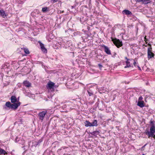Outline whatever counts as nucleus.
Returning a JSON list of instances; mask_svg holds the SVG:
<instances>
[{
  "instance_id": "1",
  "label": "nucleus",
  "mask_w": 155,
  "mask_h": 155,
  "mask_svg": "<svg viewBox=\"0 0 155 155\" xmlns=\"http://www.w3.org/2000/svg\"><path fill=\"white\" fill-rule=\"evenodd\" d=\"M111 39L114 44L118 48L122 46L123 44L122 41H120L119 39L116 38L114 39L112 37L111 38Z\"/></svg>"
},
{
  "instance_id": "2",
  "label": "nucleus",
  "mask_w": 155,
  "mask_h": 155,
  "mask_svg": "<svg viewBox=\"0 0 155 155\" xmlns=\"http://www.w3.org/2000/svg\"><path fill=\"white\" fill-rule=\"evenodd\" d=\"M97 122L96 120H94V121L92 123L87 120H86L84 123L86 127L97 126Z\"/></svg>"
},
{
  "instance_id": "3",
  "label": "nucleus",
  "mask_w": 155,
  "mask_h": 155,
  "mask_svg": "<svg viewBox=\"0 0 155 155\" xmlns=\"http://www.w3.org/2000/svg\"><path fill=\"white\" fill-rule=\"evenodd\" d=\"M151 50V48H148L147 51V56L148 58L149 59L153 58L154 56V54L152 52Z\"/></svg>"
},
{
  "instance_id": "4",
  "label": "nucleus",
  "mask_w": 155,
  "mask_h": 155,
  "mask_svg": "<svg viewBox=\"0 0 155 155\" xmlns=\"http://www.w3.org/2000/svg\"><path fill=\"white\" fill-rule=\"evenodd\" d=\"M46 113L47 111H43L40 112L38 114L39 119L42 120Z\"/></svg>"
},
{
  "instance_id": "5",
  "label": "nucleus",
  "mask_w": 155,
  "mask_h": 155,
  "mask_svg": "<svg viewBox=\"0 0 155 155\" xmlns=\"http://www.w3.org/2000/svg\"><path fill=\"white\" fill-rule=\"evenodd\" d=\"M12 104L10 102H7L6 103L5 105L4 106L3 108L5 110H8L10 108H11Z\"/></svg>"
},
{
  "instance_id": "6",
  "label": "nucleus",
  "mask_w": 155,
  "mask_h": 155,
  "mask_svg": "<svg viewBox=\"0 0 155 155\" xmlns=\"http://www.w3.org/2000/svg\"><path fill=\"white\" fill-rule=\"evenodd\" d=\"M101 47L104 48V51L108 54H111V51L109 48L104 45H102Z\"/></svg>"
},
{
  "instance_id": "7",
  "label": "nucleus",
  "mask_w": 155,
  "mask_h": 155,
  "mask_svg": "<svg viewBox=\"0 0 155 155\" xmlns=\"http://www.w3.org/2000/svg\"><path fill=\"white\" fill-rule=\"evenodd\" d=\"M54 83L51 81H50L47 84V87L48 89H51L54 88Z\"/></svg>"
},
{
  "instance_id": "8",
  "label": "nucleus",
  "mask_w": 155,
  "mask_h": 155,
  "mask_svg": "<svg viewBox=\"0 0 155 155\" xmlns=\"http://www.w3.org/2000/svg\"><path fill=\"white\" fill-rule=\"evenodd\" d=\"M38 43L40 44L41 49L42 51L44 53H46L47 52V50L45 47L44 45L40 41H39Z\"/></svg>"
},
{
  "instance_id": "9",
  "label": "nucleus",
  "mask_w": 155,
  "mask_h": 155,
  "mask_svg": "<svg viewBox=\"0 0 155 155\" xmlns=\"http://www.w3.org/2000/svg\"><path fill=\"white\" fill-rule=\"evenodd\" d=\"M13 104H12L11 109H16L18 106L20 105V102H18L17 103H13Z\"/></svg>"
},
{
  "instance_id": "10",
  "label": "nucleus",
  "mask_w": 155,
  "mask_h": 155,
  "mask_svg": "<svg viewBox=\"0 0 155 155\" xmlns=\"http://www.w3.org/2000/svg\"><path fill=\"white\" fill-rule=\"evenodd\" d=\"M155 133V126L154 124L152 125L150 129V133L151 135H152Z\"/></svg>"
},
{
  "instance_id": "11",
  "label": "nucleus",
  "mask_w": 155,
  "mask_h": 155,
  "mask_svg": "<svg viewBox=\"0 0 155 155\" xmlns=\"http://www.w3.org/2000/svg\"><path fill=\"white\" fill-rule=\"evenodd\" d=\"M122 13L124 14L128 15H132V12L130 11L127 10H125L122 11Z\"/></svg>"
},
{
  "instance_id": "12",
  "label": "nucleus",
  "mask_w": 155,
  "mask_h": 155,
  "mask_svg": "<svg viewBox=\"0 0 155 155\" xmlns=\"http://www.w3.org/2000/svg\"><path fill=\"white\" fill-rule=\"evenodd\" d=\"M11 100L12 103H15V102L17 101V100L16 97L14 96H12L11 97Z\"/></svg>"
},
{
  "instance_id": "13",
  "label": "nucleus",
  "mask_w": 155,
  "mask_h": 155,
  "mask_svg": "<svg viewBox=\"0 0 155 155\" xmlns=\"http://www.w3.org/2000/svg\"><path fill=\"white\" fill-rule=\"evenodd\" d=\"M23 84L24 86L27 87H30L31 85V84L27 81H24L23 82Z\"/></svg>"
},
{
  "instance_id": "14",
  "label": "nucleus",
  "mask_w": 155,
  "mask_h": 155,
  "mask_svg": "<svg viewBox=\"0 0 155 155\" xmlns=\"http://www.w3.org/2000/svg\"><path fill=\"white\" fill-rule=\"evenodd\" d=\"M125 59L127 60V61H126V66L124 67V68H129L131 66L130 65V63L129 61H128L129 60L130 61V59H128L127 58V57L125 58Z\"/></svg>"
},
{
  "instance_id": "15",
  "label": "nucleus",
  "mask_w": 155,
  "mask_h": 155,
  "mask_svg": "<svg viewBox=\"0 0 155 155\" xmlns=\"http://www.w3.org/2000/svg\"><path fill=\"white\" fill-rule=\"evenodd\" d=\"M137 105L140 107H144V101H139L137 104Z\"/></svg>"
},
{
  "instance_id": "16",
  "label": "nucleus",
  "mask_w": 155,
  "mask_h": 155,
  "mask_svg": "<svg viewBox=\"0 0 155 155\" xmlns=\"http://www.w3.org/2000/svg\"><path fill=\"white\" fill-rule=\"evenodd\" d=\"M0 16H2L3 18H5V17L6 16L5 12L3 10H1Z\"/></svg>"
},
{
  "instance_id": "17",
  "label": "nucleus",
  "mask_w": 155,
  "mask_h": 155,
  "mask_svg": "<svg viewBox=\"0 0 155 155\" xmlns=\"http://www.w3.org/2000/svg\"><path fill=\"white\" fill-rule=\"evenodd\" d=\"M7 153L4 149L0 148V154L5 155L7 154Z\"/></svg>"
},
{
  "instance_id": "18",
  "label": "nucleus",
  "mask_w": 155,
  "mask_h": 155,
  "mask_svg": "<svg viewBox=\"0 0 155 155\" xmlns=\"http://www.w3.org/2000/svg\"><path fill=\"white\" fill-rule=\"evenodd\" d=\"M145 133L148 136V138H150L151 137V135L150 132L149 131L148 129H146L145 132Z\"/></svg>"
},
{
  "instance_id": "19",
  "label": "nucleus",
  "mask_w": 155,
  "mask_h": 155,
  "mask_svg": "<svg viewBox=\"0 0 155 155\" xmlns=\"http://www.w3.org/2000/svg\"><path fill=\"white\" fill-rule=\"evenodd\" d=\"M21 49H23L25 53L27 54H29V50L26 48H21Z\"/></svg>"
},
{
  "instance_id": "20",
  "label": "nucleus",
  "mask_w": 155,
  "mask_h": 155,
  "mask_svg": "<svg viewBox=\"0 0 155 155\" xmlns=\"http://www.w3.org/2000/svg\"><path fill=\"white\" fill-rule=\"evenodd\" d=\"M142 2L144 4H147L151 2L150 0H142Z\"/></svg>"
},
{
  "instance_id": "21",
  "label": "nucleus",
  "mask_w": 155,
  "mask_h": 155,
  "mask_svg": "<svg viewBox=\"0 0 155 155\" xmlns=\"http://www.w3.org/2000/svg\"><path fill=\"white\" fill-rule=\"evenodd\" d=\"M48 10V8L47 7L43 8L42 9V11L43 12H45Z\"/></svg>"
},
{
  "instance_id": "22",
  "label": "nucleus",
  "mask_w": 155,
  "mask_h": 155,
  "mask_svg": "<svg viewBox=\"0 0 155 155\" xmlns=\"http://www.w3.org/2000/svg\"><path fill=\"white\" fill-rule=\"evenodd\" d=\"M41 141L40 140H39L38 142H33V145L35 147L37 146L39 143H41Z\"/></svg>"
},
{
  "instance_id": "23",
  "label": "nucleus",
  "mask_w": 155,
  "mask_h": 155,
  "mask_svg": "<svg viewBox=\"0 0 155 155\" xmlns=\"http://www.w3.org/2000/svg\"><path fill=\"white\" fill-rule=\"evenodd\" d=\"M130 61H132V62L133 61H134L133 64H134V66H136V61H134V60L133 59H130Z\"/></svg>"
},
{
  "instance_id": "24",
  "label": "nucleus",
  "mask_w": 155,
  "mask_h": 155,
  "mask_svg": "<svg viewBox=\"0 0 155 155\" xmlns=\"http://www.w3.org/2000/svg\"><path fill=\"white\" fill-rule=\"evenodd\" d=\"M19 141V139L18 138V137H16V138H15V141L16 142H18V141Z\"/></svg>"
},
{
  "instance_id": "25",
  "label": "nucleus",
  "mask_w": 155,
  "mask_h": 155,
  "mask_svg": "<svg viewBox=\"0 0 155 155\" xmlns=\"http://www.w3.org/2000/svg\"><path fill=\"white\" fill-rule=\"evenodd\" d=\"M51 1L53 3H54L57 2L58 0H51Z\"/></svg>"
},
{
  "instance_id": "26",
  "label": "nucleus",
  "mask_w": 155,
  "mask_h": 155,
  "mask_svg": "<svg viewBox=\"0 0 155 155\" xmlns=\"http://www.w3.org/2000/svg\"><path fill=\"white\" fill-rule=\"evenodd\" d=\"M88 93L89 96H91L93 94L92 93L90 92L89 91H88Z\"/></svg>"
},
{
  "instance_id": "27",
  "label": "nucleus",
  "mask_w": 155,
  "mask_h": 155,
  "mask_svg": "<svg viewBox=\"0 0 155 155\" xmlns=\"http://www.w3.org/2000/svg\"><path fill=\"white\" fill-rule=\"evenodd\" d=\"M147 144H145L141 148V150H143V148H144V147H145V146Z\"/></svg>"
},
{
  "instance_id": "28",
  "label": "nucleus",
  "mask_w": 155,
  "mask_h": 155,
  "mask_svg": "<svg viewBox=\"0 0 155 155\" xmlns=\"http://www.w3.org/2000/svg\"><path fill=\"white\" fill-rule=\"evenodd\" d=\"M151 137L155 139V135L154 134H153L152 135H151Z\"/></svg>"
},
{
  "instance_id": "29",
  "label": "nucleus",
  "mask_w": 155,
  "mask_h": 155,
  "mask_svg": "<svg viewBox=\"0 0 155 155\" xmlns=\"http://www.w3.org/2000/svg\"><path fill=\"white\" fill-rule=\"evenodd\" d=\"M143 99V97H139V101H141Z\"/></svg>"
},
{
  "instance_id": "30",
  "label": "nucleus",
  "mask_w": 155,
  "mask_h": 155,
  "mask_svg": "<svg viewBox=\"0 0 155 155\" xmlns=\"http://www.w3.org/2000/svg\"><path fill=\"white\" fill-rule=\"evenodd\" d=\"M98 65L100 68L102 67V66L100 64H99Z\"/></svg>"
},
{
  "instance_id": "31",
  "label": "nucleus",
  "mask_w": 155,
  "mask_h": 155,
  "mask_svg": "<svg viewBox=\"0 0 155 155\" xmlns=\"http://www.w3.org/2000/svg\"><path fill=\"white\" fill-rule=\"evenodd\" d=\"M138 69L140 70H141V68H140V67L139 66H138Z\"/></svg>"
},
{
  "instance_id": "32",
  "label": "nucleus",
  "mask_w": 155,
  "mask_h": 155,
  "mask_svg": "<svg viewBox=\"0 0 155 155\" xmlns=\"http://www.w3.org/2000/svg\"><path fill=\"white\" fill-rule=\"evenodd\" d=\"M23 143H24V141H23Z\"/></svg>"
},
{
  "instance_id": "33",
  "label": "nucleus",
  "mask_w": 155,
  "mask_h": 155,
  "mask_svg": "<svg viewBox=\"0 0 155 155\" xmlns=\"http://www.w3.org/2000/svg\"><path fill=\"white\" fill-rule=\"evenodd\" d=\"M142 155H145L144 154H143Z\"/></svg>"
}]
</instances>
